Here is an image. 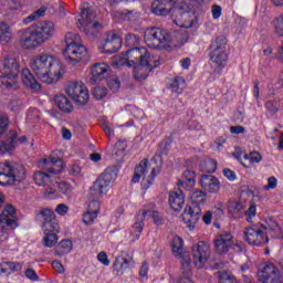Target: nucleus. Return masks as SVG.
I'll return each mask as SVG.
<instances>
[{
    "instance_id": "nucleus-9",
    "label": "nucleus",
    "mask_w": 283,
    "mask_h": 283,
    "mask_svg": "<svg viewBox=\"0 0 283 283\" xmlns=\"http://www.w3.org/2000/svg\"><path fill=\"white\" fill-rule=\"evenodd\" d=\"M210 61L217 67H224L227 65V38L218 36L210 45Z\"/></svg>"
},
{
    "instance_id": "nucleus-47",
    "label": "nucleus",
    "mask_w": 283,
    "mask_h": 283,
    "mask_svg": "<svg viewBox=\"0 0 283 283\" xmlns=\"http://www.w3.org/2000/svg\"><path fill=\"white\" fill-rule=\"evenodd\" d=\"M140 216H143V211H139L137 214V220L134 224H133V230L136 234L137 238H140V233H143V228L145 227L144 220L140 219Z\"/></svg>"
},
{
    "instance_id": "nucleus-14",
    "label": "nucleus",
    "mask_w": 283,
    "mask_h": 283,
    "mask_svg": "<svg viewBox=\"0 0 283 283\" xmlns=\"http://www.w3.org/2000/svg\"><path fill=\"white\" fill-rule=\"evenodd\" d=\"M66 94L76 105H87L90 91L85 84L72 82L66 86Z\"/></svg>"
},
{
    "instance_id": "nucleus-64",
    "label": "nucleus",
    "mask_w": 283,
    "mask_h": 283,
    "mask_svg": "<svg viewBox=\"0 0 283 283\" xmlns=\"http://www.w3.org/2000/svg\"><path fill=\"white\" fill-rule=\"evenodd\" d=\"M230 132L232 134H247V129L244 128V126H231L230 127Z\"/></svg>"
},
{
    "instance_id": "nucleus-3",
    "label": "nucleus",
    "mask_w": 283,
    "mask_h": 283,
    "mask_svg": "<svg viewBox=\"0 0 283 283\" xmlns=\"http://www.w3.org/2000/svg\"><path fill=\"white\" fill-rule=\"evenodd\" d=\"M64 41L66 48L64 49L63 54L67 63L76 65V63H87V61H90L87 48L81 44V35L67 32Z\"/></svg>"
},
{
    "instance_id": "nucleus-17",
    "label": "nucleus",
    "mask_w": 283,
    "mask_h": 283,
    "mask_svg": "<svg viewBox=\"0 0 283 283\" xmlns=\"http://www.w3.org/2000/svg\"><path fill=\"white\" fill-rule=\"evenodd\" d=\"M243 235L245 242H249L252 247H262V244H269V237L258 226L245 228Z\"/></svg>"
},
{
    "instance_id": "nucleus-54",
    "label": "nucleus",
    "mask_w": 283,
    "mask_h": 283,
    "mask_svg": "<svg viewBox=\"0 0 283 283\" xmlns=\"http://www.w3.org/2000/svg\"><path fill=\"white\" fill-rule=\"evenodd\" d=\"M107 85L109 87V90L114 93L118 92V90H120V81L118 80V77H109L107 80Z\"/></svg>"
},
{
    "instance_id": "nucleus-32",
    "label": "nucleus",
    "mask_w": 283,
    "mask_h": 283,
    "mask_svg": "<svg viewBox=\"0 0 283 283\" xmlns=\"http://www.w3.org/2000/svg\"><path fill=\"white\" fill-rule=\"evenodd\" d=\"M168 201L174 211H180L182 209V205H185V195L182 193V190L171 192Z\"/></svg>"
},
{
    "instance_id": "nucleus-6",
    "label": "nucleus",
    "mask_w": 283,
    "mask_h": 283,
    "mask_svg": "<svg viewBox=\"0 0 283 283\" xmlns=\"http://www.w3.org/2000/svg\"><path fill=\"white\" fill-rule=\"evenodd\" d=\"M20 72L21 65L17 59L10 56L4 57L0 66V83L8 88L14 87Z\"/></svg>"
},
{
    "instance_id": "nucleus-10",
    "label": "nucleus",
    "mask_w": 283,
    "mask_h": 283,
    "mask_svg": "<svg viewBox=\"0 0 283 283\" xmlns=\"http://www.w3.org/2000/svg\"><path fill=\"white\" fill-rule=\"evenodd\" d=\"M94 14H92V9L86 8L81 12V18L77 20L76 25L80 30H83L87 36H95L102 30L101 23L92 20Z\"/></svg>"
},
{
    "instance_id": "nucleus-26",
    "label": "nucleus",
    "mask_w": 283,
    "mask_h": 283,
    "mask_svg": "<svg viewBox=\"0 0 283 283\" xmlns=\"http://www.w3.org/2000/svg\"><path fill=\"white\" fill-rule=\"evenodd\" d=\"M40 166L45 167L49 174H59L63 168V159L59 157H49L48 159H42Z\"/></svg>"
},
{
    "instance_id": "nucleus-60",
    "label": "nucleus",
    "mask_w": 283,
    "mask_h": 283,
    "mask_svg": "<svg viewBox=\"0 0 283 283\" xmlns=\"http://www.w3.org/2000/svg\"><path fill=\"white\" fill-rule=\"evenodd\" d=\"M24 275L28 280H32V282H36V280H39V275H36V272L33 269H27Z\"/></svg>"
},
{
    "instance_id": "nucleus-2",
    "label": "nucleus",
    "mask_w": 283,
    "mask_h": 283,
    "mask_svg": "<svg viewBox=\"0 0 283 283\" xmlns=\"http://www.w3.org/2000/svg\"><path fill=\"white\" fill-rule=\"evenodd\" d=\"M30 67L43 83H56L63 76V63L49 54H39L31 59Z\"/></svg>"
},
{
    "instance_id": "nucleus-61",
    "label": "nucleus",
    "mask_w": 283,
    "mask_h": 283,
    "mask_svg": "<svg viewBox=\"0 0 283 283\" xmlns=\"http://www.w3.org/2000/svg\"><path fill=\"white\" fill-rule=\"evenodd\" d=\"M55 211L59 213V216H65L67 211H70V207H67L65 203H60L56 206Z\"/></svg>"
},
{
    "instance_id": "nucleus-21",
    "label": "nucleus",
    "mask_w": 283,
    "mask_h": 283,
    "mask_svg": "<svg viewBox=\"0 0 283 283\" xmlns=\"http://www.w3.org/2000/svg\"><path fill=\"white\" fill-rule=\"evenodd\" d=\"M134 256L127 253H122V255L115 259L113 264V270L117 273V275H123L126 271H129L134 266Z\"/></svg>"
},
{
    "instance_id": "nucleus-39",
    "label": "nucleus",
    "mask_w": 283,
    "mask_h": 283,
    "mask_svg": "<svg viewBox=\"0 0 283 283\" xmlns=\"http://www.w3.org/2000/svg\"><path fill=\"white\" fill-rule=\"evenodd\" d=\"M147 216L153 218L155 224H157L158 227H160V224L164 223L163 217L160 216L159 212L150 211V210H143L142 214H139V218H140V220H145V218H147Z\"/></svg>"
},
{
    "instance_id": "nucleus-29",
    "label": "nucleus",
    "mask_w": 283,
    "mask_h": 283,
    "mask_svg": "<svg viewBox=\"0 0 283 283\" xmlns=\"http://www.w3.org/2000/svg\"><path fill=\"white\" fill-rule=\"evenodd\" d=\"M22 83L28 87L29 90H32V92H40L41 84L34 78V75L30 71V69L22 70Z\"/></svg>"
},
{
    "instance_id": "nucleus-5",
    "label": "nucleus",
    "mask_w": 283,
    "mask_h": 283,
    "mask_svg": "<svg viewBox=\"0 0 283 283\" xmlns=\"http://www.w3.org/2000/svg\"><path fill=\"white\" fill-rule=\"evenodd\" d=\"M207 196V192L202 190H195L191 193V206H187L184 213L181 214V218L185 223H187L188 229L190 231H193L196 228V224L200 220V216L202 213V209H200V206L198 202H202L205 200V197Z\"/></svg>"
},
{
    "instance_id": "nucleus-34",
    "label": "nucleus",
    "mask_w": 283,
    "mask_h": 283,
    "mask_svg": "<svg viewBox=\"0 0 283 283\" xmlns=\"http://www.w3.org/2000/svg\"><path fill=\"white\" fill-rule=\"evenodd\" d=\"M147 167H149V159L144 158L136 167L132 182H140L144 176H147Z\"/></svg>"
},
{
    "instance_id": "nucleus-28",
    "label": "nucleus",
    "mask_w": 283,
    "mask_h": 283,
    "mask_svg": "<svg viewBox=\"0 0 283 283\" xmlns=\"http://www.w3.org/2000/svg\"><path fill=\"white\" fill-rule=\"evenodd\" d=\"M103 50L106 54L118 52V50H120V38H118V34H108L103 45Z\"/></svg>"
},
{
    "instance_id": "nucleus-11",
    "label": "nucleus",
    "mask_w": 283,
    "mask_h": 283,
    "mask_svg": "<svg viewBox=\"0 0 283 283\" xmlns=\"http://www.w3.org/2000/svg\"><path fill=\"white\" fill-rule=\"evenodd\" d=\"M281 272L273 263L260 265L258 280L260 283H283V262L280 263Z\"/></svg>"
},
{
    "instance_id": "nucleus-13",
    "label": "nucleus",
    "mask_w": 283,
    "mask_h": 283,
    "mask_svg": "<svg viewBox=\"0 0 283 283\" xmlns=\"http://www.w3.org/2000/svg\"><path fill=\"white\" fill-rule=\"evenodd\" d=\"M35 220L36 222H41L43 233L60 230L59 221L56 220V214L50 208H42L40 211H38Z\"/></svg>"
},
{
    "instance_id": "nucleus-36",
    "label": "nucleus",
    "mask_w": 283,
    "mask_h": 283,
    "mask_svg": "<svg viewBox=\"0 0 283 283\" xmlns=\"http://www.w3.org/2000/svg\"><path fill=\"white\" fill-rule=\"evenodd\" d=\"M12 40V31L6 22H0V43H10Z\"/></svg>"
},
{
    "instance_id": "nucleus-20",
    "label": "nucleus",
    "mask_w": 283,
    "mask_h": 283,
    "mask_svg": "<svg viewBox=\"0 0 283 283\" xmlns=\"http://www.w3.org/2000/svg\"><path fill=\"white\" fill-rule=\"evenodd\" d=\"M133 76L135 81H145L147 76H149V72H151L155 67H158V62L154 59L146 60L139 64L133 65Z\"/></svg>"
},
{
    "instance_id": "nucleus-40",
    "label": "nucleus",
    "mask_w": 283,
    "mask_h": 283,
    "mask_svg": "<svg viewBox=\"0 0 283 283\" xmlns=\"http://www.w3.org/2000/svg\"><path fill=\"white\" fill-rule=\"evenodd\" d=\"M46 10H48V8L41 7L40 9H38L33 13H31L29 17L24 18L22 20V23H24V25H28V24L32 23L33 21H36V19H41V17L45 15Z\"/></svg>"
},
{
    "instance_id": "nucleus-53",
    "label": "nucleus",
    "mask_w": 283,
    "mask_h": 283,
    "mask_svg": "<svg viewBox=\"0 0 283 283\" xmlns=\"http://www.w3.org/2000/svg\"><path fill=\"white\" fill-rule=\"evenodd\" d=\"M96 218H98V214L96 212H92V211L87 210L83 214V222H84V224H94V221L96 220Z\"/></svg>"
},
{
    "instance_id": "nucleus-8",
    "label": "nucleus",
    "mask_w": 283,
    "mask_h": 283,
    "mask_svg": "<svg viewBox=\"0 0 283 283\" xmlns=\"http://www.w3.org/2000/svg\"><path fill=\"white\" fill-rule=\"evenodd\" d=\"M118 178V167L109 166L105 169V171L96 179L93 187L91 188V196H95L99 198L103 196V192L114 180Z\"/></svg>"
},
{
    "instance_id": "nucleus-44",
    "label": "nucleus",
    "mask_w": 283,
    "mask_h": 283,
    "mask_svg": "<svg viewBox=\"0 0 283 283\" xmlns=\"http://www.w3.org/2000/svg\"><path fill=\"white\" fill-rule=\"evenodd\" d=\"M185 78L182 77H176L172 83L170 84L171 92H175L176 94H182V90L186 87Z\"/></svg>"
},
{
    "instance_id": "nucleus-42",
    "label": "nucleus",
    "mask_w": 283,
    "mask_h": 283,
    "mask_svg": "<svg viewBox=\"0 0 283 283\" xmlns=\"http://www.w3.org/2000/svg\"><path fill=\"white\" fill-rule=\"evenodd\" d=\"M272 28L276 36H283V14H279L272 20Z\"/></svg>"
},
{
    "instance_id": "nucleus-15",
    "label": "nucleus",
    "mask_w": 283,
    "mask_h": 283,
    "mask_svg": "<svg viewBox=\"0 0 283 283\" xmlns=\"http://www.w3.org/2000/svg\"><path fill=\"white\" fill-rule=\"evenodd\" d=\"M151 59L153 57L149 55V52H147L146 48H133L126 51L124 63H127L128 67H132L145 63L146 61H150Z\"/></svg>"
},
{
    "instance_id": "nucleus-4",
    "label": "nucleus",
    "mask_w": 283,
    "mask_h": 283,
    "mask_svg": "<svg viewBox=\"0 0 283 283\" xmlns=\"http://www.w3.org/2000/svg\"><path fill=\"white\" fill-rule=\"evenodd\" d=\"M28 178V170L21 164L0 163V185H17L24 182Z\"/></svg>"
},
{
    "instance_id": "nucleus-25",
    "label": "nucleus",
    "mask_w": 283,
    "mask_h": 283,
    "mask_svg": "<svg viewBox=\"0 0 283 283\" xmlns=\"http://www.w3.org/2000/svg\"><path fill=\"white\" fill-rule=\"evenodd\" d=\"M200 185L202 189L209 193H218V191H220V180H218L213 175H202Z\"/></svg>"
},
{
    "instance_id": "nucleus-27",
    "label": "nucleus",
    "mask_w": 283,
    "mask_h": 283,
    "mask_svg": "<svg viewBox=\"0 0 283 283\" xmlns=\"http://www.w3.org/2000/svg\"><path fill=\"white\" fill-rule=\"evenodd\" d=\"M261 229L265 231V235L269 233L272 238H282V228L271 217L265 218V224H261Z\"/></svg>"
},
{
    "instance_id": "nucleus-55",
    "label": "nucleus",
    "mask_w": 283,
    "mask_h": 283,
    "mask_svg": "<svg viewBox=\"0 0 283 283\" xmlns=\"http://www.w3.org/2000/svg\"><path fill=\"white\" fill-rule=\"evenodd\" d=\"M125 41H126V45H128V48H134V45H138V42H139L138 38L134 33H128L125 36Z\"/></svg>"
},
{
    "instance_id": "nucleus-30",
    "label": "nucleus",
    "mask_w": 283,
    "mask_h": 283,
    "mask_svg": "<svg viewBox=\"0 0 283 283\" xmlns=\"http://www.w3.org/2000/svg\"><path fill=\"white\" fill-rule=\"evenodd\" d=\"M108 72H109V65L105 63H95L91 67L92 81H94V83L98 81H103V78L105 77V74H107Z\"/></svg>"
},
{
    "instance_id": "nucleus-57",
    "label": "nucleus",
    "mask_w": 283,
    "mask_h": 283,
    "mask_svg": "<svg viewBox=\"0 0 283 283\" xmlns=\"http://www.w3.org/2000/svg\"><path fill=\"white\" fill-rule=\"evenodd\" d=\"M87 211H91L92 213H99L101 211V203L97 200H92L88 203V209Z\"/></svg>"
},
{
    "instance_id": "nucleus-43",
    "label": "nucleus",
    "mask_w": 283,
    "mask_h": 283,
    "mask_svg": "<svg viewBox=\"0 0 283 283\" xmlns=\"http://www.w3.org/2000/svg\"><path fill=\"white\" fill-rule=\"evenodd\" d=\"M264 107L269 112L270 116H275V114L280 112V98L266 101Z\"/></svg>"
},
{
    "instance_id": "nucleus-62",
    "label": "nucleus",
    "mask_w": 283,
    "mask_h": 283,
    "mask_svg": "<svg viewBox=\"0 0 283 283\" xmlns=\"http://www.w3.org/2000/svg\"><path fill=\"white\" fill-rule=\"evenodd\" d=\"M98 262L104 264V266H109V259L107 258V253L105 252H99L97 255Z\"/></svg>"
},
{
    "instance_id": "nucleus-41",
    "label": "nucleus",
    "mask_w": 283,
    "mask_h": 283,
    "mask_svg": "<svg viewBox=\"0 0 283 283\" xmlns=\"http://www.w3.org/2000/svg\"><path fill=\"white\" fill-rule=\"evenodd\" d=\"M72 241L70 240H63L59 243L56 250H55V255H67L70 251H72Z\"/></svg>"
},
{
    "instance_id": "nucleus-12",
    "label": "nucleus",
    "mask_w": 283,
    "mask_h": 283,
    "mask_svg": "<svg viewBox=\"0 0 283 283\" xmlns=\"http://www.w3.org/2000/svg\"><path fill=\"white\" fill-rule=\"evenodd\" d=\"M172 21L179 28H193L196 23V13L193 11H189V9H185L182 6H176L172 9Z\"/></svg>"
},
{
    "instance_id": "nucleus-58",
    "label": "nucleus",
    "mask_w": 283,
    "mask_h": 283,
    "mask_svg": "<svg viewBox=\"0 0 283 283\" xmlns=\"http://www.w3.org/2000/svg\"><path fill=\"white\" fill-rule=\"evenodd\" d=\"M167 151H169V148L167 146V143L160 144L158 150L156 151L155 156L157 158H163V156H166Z\"/></svg>"
},
{
    "instance_id": "nucleus-56",
    "label": "nucleus",
    "mask_w": 283,
    "mask_h": 283,
    "mask_svg": "<svg viewBox=\"0 0 283 283\" xmlns=\"http://www.w3.org/2000/svg\"><path fill=\"white\" fill-rule=\"evenodd\" d=\"M122 17L124 21H134V19H137L138 13L134 10H127L122 12Z\"/></svg>"
},
{
    "instance_id": "nucleus-7",
    "label": "nucleus",
    "mask_w": 283,
    "mask_h": 283,
    "mask_svg": "<svg viewBox=\"0 0 283 283\" xmlns=\"http://www.w3.org/2000/svg\"><path fill=\"white\" fill-rule=\"evenodd\" d=\"M144 41L148 48H153L154 50H165V48H169V43H171V35H169L167 30L153 27L146 29Z\"/></svg>"
},
{
    "instance_id": "nucleus-18",
    "label": "nucleus",
    "mask_w": 283,
    "mask_h": 283,
    "mask_svg": "<svg viewBox=\"0 0 283 283\" xmlns=\"http://www.w3.org/2000/svg\"><path fill=\"white\" fill-rule=\"evenodd\" d=\"M17 221V210L12 205H7L0 214V231L3 233L8 229H17L19 227Z\"/></svg>"
},
{
    "instance_id": "nucleus-38",
    "label": "nucleus",
    "mask_w": 283,
    "mask_h": 283,
    "mask_svg": "<svg viewBox=\"0 0 283 283\" xmlns=\"http://www.w3.org/2000/svg\"><path fill=\"white\" fill-rule=\"evenodd\" d=\"M228 211H229L230 216H232V218H234V219L240 218L244 213L242 203H240L238 201L231 202L228 207Z\"/></svg>"
},
{
    "instance_id": "nucleus-37",
    "label": "nucleus",
    "mask_w": 283,
    "mask_h": 283,
    "mask_svg": "<svg viewBox=\"0 0 283 283\" xmlns=\"http://www.w3.org/2000/svg\"><path fill=\"white\" fill-rule=\"evenodd\" d=\"M199 169L206 174H213L218 169V164L213 159H205L200 163Z\"/></svg>"
},
{
    "instance_id": "nucleus-23",
    "label": "nucleus",
    "mask_w": 283,
    "mask_h": 283,
    "mask_svg": "<svg viewBox=\"0 0 283 283\" xmlns=\"http://www.w3.org/2000/svg\"><path fill=\"white\" fill-rule=\"evenodd\" d=\"M151 12L157 17H167L174 13V0H155L151 4Z\"/></svg>"
},
{
    "instance_id": "nucleus-52",
    "label": "nucleus",
    "mask_w": 283,
    "mask_h": 283,
    "mask_svg": "<svg viewBox=\"0 0 283 283\" xmlns=\"http://www.w3.org/2000/svg\"><path fill=\"white\" fill-rule=\"evenodd\" d=\"M10 125V119L6 115H0V138H2L3 134L8 132V127Z\"/></svg>"
},
{
    "instance_id": "nucleus-1",
    "label": "nucleus",
    "mask_w": 283,
    "mask_h": 283,
    "mask_svg": "<svg viewBox=\"0 0 283 283\" xmlns=\"http://www.w3.org/2000/svg\"><path fill=\"white\" fill-rule=\"evenodd\" d=\"M56 32V25L52 21H40L27 29H22L18 32L20 44L24 50H34L43 43H48L54 33Z\"/></svg>"
},
{
    "instance_id": "nucleus-50",
    "label": "nucleus",
    "mask_w": 283,
    "mask_h": 283,
    "mask_svg": "<svg viewBox=\"0 0 283 283\" xmlns=\"http://www.w3.org/2000/svg\"><path fill=\"white\" fill-rule=\"evenodd\" d=\"M57 189H59L60 193H63V196H72V190L74 188L72 187V185H70L65 181H61L57 185Z\"/></svg>"
},
{
    "instance_id": "nucleus-22",
    "label": "nucleus",
    "mask_w": 283,
    "mask_h": 283,
    "mask_svg": "<svg viewBox=\"0 0 283 283\" xmlns=\"http://www.w3.org/2000/svg\"><path fill=\"white\" fill-rule=\"evenodd\" d=\"M233 247V234L231 232H222L214 240L217 253H229V249Z\"/></svg>"
},
{
    "instance_id": "nucleus-19",
    "label": "nucleus",
    "mask_w": 283,
    "mask_h": 283,
    "mask_svg": "<svg viewBox=\"0 0 283 283\" xmlns=\"http://www.w3.org/2000/svg\"><path fill=\"white\" fill-rule=\"evenodd\" d=\"M172 253L180 255L181 258V273L185 277H189L191 273V256L189 253H182V239L180 237H176L172 241Z\"/></svg>"
},
{
    "instance_id": "nucleus-46",
    "label": "nucleus",
    "mask_w": 283,
    "mask_h": 283,
    "mask_svg": "<svg viewBox=\"0 0 283 283\" xmlns=\"http://www.w3.org/2000/svg\"><path fill=\"white\" fill-rule=\"evenodd\" d=\"M158 174H160V169L157 168L156 170V168H153L150 176H148V179H143L142 181L143 189H149L154 185V178L158 176Z\"/></svg>"
},
{
    "instance_id": "nucleus-45",
    "label": "nucleus",
    "mask_w": 283,
    "mask_h": 283,
    "mask_svg": "<svg viewBox=\"0 0 283 283\" xmlns=\"http://www.w3.org/2000/svg\"><path fill=\"white\" fill-rule=\"evenodd\" d=\"M33 179L35 180V184L39 185V187H43L44 185H48V182H50V174L36 171L33 175Z\"/></svg>"
},
{
    "instance_id": "nucleus-35",
    "label": "nucleus",
    "mask_w": 283,
    "mask_h": 283,
    "mask_svg": "<svg viewBox=\"0 0 283 283\" xmlns=\"http://www.w3.org/2000/svg\"><path fill=\"white\" fill-rule=\"evenodd\" d=\"M57 233L59 231L44 232L43 247H46L48 249H52V247H55L59 242V237L56 235Z\"/></svg>"
},
{
    "instance_id": "nucleus-63",
    "label": "nucleus",
    "mask_w": 283,
    "mask_h": 283,
    "mask_svg": "<svg viewBox=\"0 0 283 283\" xmlns=\"http://www.w3.org/2000/svg\"><path fill=\"white\" fill-rule=\"evenodd\" d=\"M258 209L255 205H251L249 209L245 211V216L248 217V221H250L252 218H255Z\"/></svg>"
},
{
    "instance_id": "nucleus-51",
    "label": "nucleus",
    "mask_w": 283,
    "mask_h": 283,
    "mask_svg": "<svg viewBox=\"0 0 283 283\" xmlns=\"http://www.w3.org/2000/svg\"><path fill=\"white\" fill-rule=\"evenodd\" d=\"M93 96L96 101H103L107 96V88L105 86H96L93 91Z\"/></svg>"
},
{
    "instance_id": "nucleus-31",
    "label": "nucleus",
    "mask_w": 283,
    "mask_h": 283,
    "mask_svg": "<svg viewBox=\"0 0 283 283\" xmlns=\"http://www.w3.org/2000/svg\"><path fill=\"white\" fill-rule=\"evenodd\" d=\"M54 103L56 107H59V109L62 111L64 114H72V112H74V106L72 105V102L63 94L55 95Z\"/></svg>"
},
{
    "instance_id": "nucleus-16",
    "label": "nucleus",
    "mask_w": 283,
    "mask_h": 283,
    "mask_svg": "<svg viewBox=\"0 0 283 283\" xmlns=\"http://www.w3.org/2000/svg\"><path fill=\"white\" fill-rule=\"evenodd\" d=\"M211 255V249L205 241H199L192 247V260L196 269H202Z\"/></svg>"
},
{
    "instance_id": "nucleus-33",
    "label": "nucleus",
    "mask_w": 283,
    "mask_h": 283,
    "mask_svg": "<svg viewBox=\"0 0 283 283\" xmlns=\"http://www.w3.org/2000/svg\"><path fill=\"white\" fill-rule=\"evenodd\" d=\"M182 178L179 179L177 185L178 187H186V189L189 191L192 187L196 185V172L193 170H185L182 172Z\"/></svg>"
},
{
    "instance_id": "nucleus-48",
    "label": "nucleus",
    "mask_w": 283,
    "mask_h": 283,
    "mask_svg": "<svg viewBox=\"0 0 283 283\" xmlns=\"http://www.w3.org/2000/svg\"><path fill=\"white\" fill-rule=\"evenodd\" d=\"M7 264V273L10 275V273H17L23 269V263L20 262H6Z\"/></svg>"
},
{
    "instance_id": "nucleus-49",
    "label": "nucleus",
    "mask_w": 283,
    "mask_h": 283,
    "mask_svg": "<svg viewBox=\"0 0 283 283\" xmlns=\"http://www.w3.org/2000/svg\"><path fill=\"white\" fill-rule=\"evenodd\" d=\"M217 275H218V279H219V283H238L235 277H233L232 275L228 274L227 272L219 271L217 273Z\"/></svg>"
},
{
    "instance_id": "nucleus-59",
    "label": "nucleus",
    "mask_w": 283,
    "mask_h": 283,
    "mask_svg": "<svg viewBox=\"0 0 283 283\" xmlns=\"http://www.w3.org/2000/svg\"><path fill=\"white\" fill-rule=\"evenodd\" d=\"M277 187V179L275 177H270L268 179V185L263 186L264 191H269V189H275Z\"/></svg>"
},
{
    "instance_id": "nucleus-24",
    "label": "nucleus",
    "mask_w": 283,
    "mask_h": 283,
    "mask_svg": "<svg viewBox=\"0 0 283 283\" xmlns=\"http://www.w3.org/2000/svg\"><path fill=\"white\" fill-rule=\"evenodd\" d=\"M17 130H10L0 143V151L1 154H10V151H14L17 149Z\"/></svg>"
}]
</instances>
